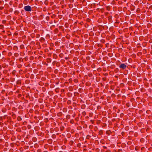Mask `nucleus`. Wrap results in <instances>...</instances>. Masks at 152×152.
<instances>
[{
    "label": "nucleus",
    "instance_id": "obj_1",
    "mask_svg": "<svg viewBox=\"0 0 152 152\" xmlns=\"http://www.w3.org/2000/svg\"><path fill=\"white\" fill-rule=\"evenodd\" d=\"M46 111L45 110H40L39 111V114L40 115H46Z\"/></svg>",
    "mask_w": 152,
    "mask_h": 152
},
{
    "label": "nucleus",
    "instance_id": "obj_2",
    "mask_svg": "<svg viewBox=\"0 0 152 152\" xmlns=\"http://www.w3.org/2000/svg\"><path fill=\"white\" fill-rule=\"evenodd\" d=\"M44 26L43 25H41L40 24V26L39 25V27H40V29L39 30V33L41 34V35H42V34L44 33V30L43 29H44V28L43 27Z\"/></svg>",
    "mask_w": 152,
    "mask_h": 152
},
{
    "label": "nucleus",
    "instance_id": "obj_3",
    "mask_svg": "<svg viewBox=\"0 0 152 152\" xmlns=\"http://www.w3.org/2000/svg\"><path fill=\"white\" fill-rule=\"evenodd\" d=\"M24 9L26 11L30 12L31 11V7L29 5L25 6Z\"/></svg>",
    "mask_w": 152,
    "mask_h": 152
},
{
    "label": "nucleus",
    "instance_id": "obj_4",
    "mask_svg": "<svg viewBox=\"0 0 152 152\" xmlns=\"http://www.w3.org/2000/svg\"><path fill=\"white\" fill-rule=\"evenodd\" d=\"M119 67L123 69H125L126 67V65L124 64H121L119 66Z\"/></svg>",
    "mask_w": 152,
    "mask_h": 152
},
{
    "label": "nucleus",
    "instance_id": "obj_5",
    "mask_svg": "<svg viewBox=\"0 0 152 152\" xmlns=\"http://www.w3.org/2000/svg\"><path fill=\"white\" fill-rule=\"evenodd\" d=\"M39 18H40V20H42L43 18L44 15L43 13H39Z\"/></svg>",
    "mask_w": 152,
    "mask_h": 152
},
{
    "label": "nucleus",
    "instance_id": "obj_6",
    "mask_svg": "<svg viewBox=\"0 0 152 152\" xmlns=\"http://www.w3.org/2000/svg\"><path fill=\"white\" fill-rule=\"evenodd\" d=\"M44 55H43L42 56H39V60H40L42 62H43V61L44 60Z\"/></svg>",
    "mask_w": 152,
    "mask_h": 152
},
{
    "label": "nucleus",
    "instance_id": "obj_7",
    "mask_svg": "<svg viewBox=\"0 0 152 152\" xmlns=\"http://www.w3.org/2000/svg\"><path fill=\"white\" fill-rule=\"evenodd\" d=\"M39 135L41 137H43L44 136V134L41 130H39Z\"/></svg>",
    "mask_w": 152,
    "mask_h": 152
},
{
    "label": "nucleus",
    "instance_id": "obj_8",
    "mask_svg": "<svg viewBox=\"0 0 152 152\" xmlns=\"http://www.w3.org/2000/svg\"><path fill=\"white\" fill-rule=\"evenodd\" d=\"M45 139H41L39 141V144L40 145H42L43 143V140Z\"/></svg>",
    "mask_w": 152,
    "mask_h": 152
},
{
    "label": "nucleus",
    "instance_id": "obj_9",
    "mask_svg": "<svg viewBox=\"0 0 152 152\" xmlns=\"http://www.w3.org/2000/svg\"><path fill=\"white\" fill-rule=\"evenodd\" d=\"M39 41L41 42H43L45 41V39L44 38L41 37Z\"/></svg>",
    "mask_w": 152,
    "mask_h": 152
},
{
    "label": "nucleus",
    "instance_id": "obj_10",
    "mask_svg": "<svg viewBox=\"0 0 152 152\" xmlns=\"http://www.w3.org/2000/svg\"><path fill=\"white\" fill-rule=\"evenodd\" d=\"M53 58L55 59H56L58 58V56H57V55L55 53H54L53 54Z\"/></svg>",
    "mask_w": 152,
    "mask_h": 152
},
{
    "label": "nucleus",
    "instance_id": "obj_11",
    "mask_svg": "<svg viewBox=\"0 0 152 152\" xmlns=\"http://www.w3.org/2000/svg\"><path fill=\"white\" fill-rule=\"evenodd\" d=\"M112 16L111 15L108 18V20H109V22H112Z\"/></svg>",
    "mask_w": 152,
    "mask_h": 152
},
{
    "label": "nucleus",
    "instance_id": "obj_12",
    "mask_svg": "<svg viewBox=\"0 0 152 152\" xmlns=\"http://www.w3.org/2000/svg\"><path fill=\"white\" fill-rule=\"evenodd\" d=\"M43 101V99L42 98H40L39 99V102L40 103L42 102Z\"/></svg>",
    "mask_w": 152,
    "mask_h": 152
},
{
    "label": "nucleus",
    "instance_id": "obj_13",
    "mask_svg": "<svg viewBox=\"0 0 152 152\" xmlns=\"http://www.w3.org/2000/svg\"><path fill=\"white\" fill-rule=\"evenodd\" d=\"M59 56L60 58H62L64 56V54L62 53H61L59 54Z\"/></svg>",
    "mask_w": 152,
    "mask_h": 152
},
{
    "label": "nucleus",
    "instance_id": "obj_14",
    "mask_svg": "<svg viewBox=\"0 0 152 152\" xmlns=\"http://www.w3.org/2000/svg\"><path fill=\"white\" fill-rule=\"evenodd\" d=\"M39 75L41 76L42 75H43V72L42 71H40L39 72Z\"/></svg>",
    "mask_w": 152,
    "mask_h": 152
},
{
    "label": "nucleus",
    "instance_id": "obj_15",
    "mask_svg": "<svg viewBox=\"0 0 152 152\" xmlns=\"http://www.w3.org/2000/svg\"><path fill=\"white\" fill-rule=\"evenodd\" d=\"M103 131L102 130H100L99 132V134H100V135H102L103 134Z\"/></svg>",
    "mask_w": 152,
    "mask_h": 152
},
{
    "label": "nucleus",
    "instance_id": "obj_16",
    "mask_svg": "<svg viewBox=\"0 0 152 152\" xmlns=\"http://www.w3.org/2000/svg\"><path fill=\"white\" fill-rule=\"evenodd\" d=\"M55 45L56 46H58L59 45V42H56L55 43Z\"/></svg>",
    "mask_w": 152,
    "mask_h": 152
},
{
    "label": "nucleus",
    "instance_id": "obj_17",
    "mask_svg": "<svg viewBox=\"0 0 152 152\" xmlns=\"http://www.w3.org/2000/svg\"><path fill=\"white\" fill-rule=\"evenodd\" d=\"M73 141L72 140H71L70 141L69 144L70 145H72L73 143Z\"/></svg>",
    "mask_w": 152,
    "mask_h": 152
},
{
    "label": "nucleus",
    "instance_id": "obj_18",
    "mask_svg": "<svg viewBox=\"0 0 152 152\" xmlns=\"http://www.w3.org/2000/svg\"><path fill=\"white\" fill-rule=\"evenodd\" d=\"M39 63V68H40L41 67V64H43L42 62H41L40 63Z\"/></svg>",
    "mask_w": 152,
    "mask_h": 152
},
{
    "label": "nucleus",
    "instance_id": "obj_19",
    "mask_svg": "<svg viewBox=\"0 0 152 152\" xmlns=\"http://www.w3.org/2000/svg\"><path fill=\"white\" fill-rule=\"evenodd\" d=\"M51 59L50 58H48L47 59V61L48 63L51 62Z\"/></svg>",
    "mask_w": 152,
    "mask_h": 152
},
{
    "label": "nucleus",
    "instance_id": "obj_20",
    "mask_svg": "<svg viewBox=\"0 0 152 152\" xmlns=\"http://www.w3.org/2000/svg\"><path fill=\"white\" fill-rule=\"evenodd\" d=\"M39 85L42 86L44 85V83L40 81L39 82Z\"/></svg>",
    "mask_w": 152,
    "mask_h": 152
},
{
    "label": "nucleus",
    "instance_id": "obj_21",
    "mask_svg": "<svg viewBox=\"0 0 152 152\" xmlns=\"http://www.w3.org/2000/svg\"><path fill=\"white\" fill-rule=\"evenodd\" d=\"M100 42L102 43H104L105 42V41L104 39H102L101 40Z\"/></svg>",
    "mask_w": 152,
    "mask_h": 152
},
{
    "label": "nucleus",
    "instance_id": "obj_22",
    "mask_svg": "<svg viewBox=\"0 0 152 152\" xmlns=\"http://www.w3.org/2000/svg\"><path fill=\"white\" fill-rule=\"evenodd\" d=\"M43 115H40L39 116V119L41 120H42L43 118Z\"/></svg>",
    "mask_w": 152,
    "mask_h": 152
},
{
    "label": "nucleus",
    "instance_id": "obj_23",
    "mask_svg": "<svg viewBox=\"0 0 152 152\" xmlns=\"http://www.w3.org/2000/svg\"><path fill=\"white\" fill-rule=\"evenodd\" d=\"M64 129V127L63 126H61L60 127V129L61 131H63Z\"/></svg>",
    "mask_w": 152,
    "mask_h": 152
},
{
    "label": "nucleus",
    "instance_id": "obj_24",
    "mask_svg": "<svg viewBox=\"0 0 152 152\" xmlns=\"http://www.w3.org/2000/svg\"><path fill=\"white\" fill-rule=\"evenodd\" d=\"M14 13L15 14L18 15L19 13V12L18 11L16 10L15 11Z\"/></svg>",
    "mask_w": 152,
    "mask_h": 152
},
{
    "label": "nucleus",
    "instance_id": "obj_25",
    "mask_svg": "<svg viewBox=\"0 0 152 152\" xmlns=\"http://www.w3.org/2000/svg\"><path fill=\"white\" fill-rule=\"evenodd\" d=\"M67 75L66 73H64L63 74V77H67Z\"/></svg>",
    "mask_w": 152,
    "mask_h": 152
},
{
    "label": "nucleus",
    "instance_id": "obj_26",
    "mask_svg": "<svg viewBox=\"0 0 152 152\" xmlns=\"http://www.w3.org/2000/svg\"><path fill=\"white\" fill-rule=\"evenodd\" d=\"M39 96L41 97L42 98L44 96V95L43 93H41L40 94Z\"/></svg>",
    "mask_w": 152,
    "mask_h": 152
},
{
    "label": "nucleus",
    "instance_id": "obj_27",
    "mask_svg": "<svg viewBox=\"0 0 152 152\" xmlns=\"http://www.w3.org/2000/svg\"><path fill=\"white\" fill-rule=\"evenodd\" d=\"M42 1H44V0H40L39 2V4L40 5H42Z\"/></svg>",
    "mask_w": 152,
    "mask_h": 152
},
{
    "label": "nucleus",
    "instance_id": "obj_28",
    "mask_svg": "<svg viewBox=\"0 0 152 152\" xmlns=\"http://www.w3.org/2000/svg\"><path fill=\"white\" fill-rule=\"evenodd\" d=\"M44 107V105L43 104H41L40 106V109H42Z\"/></svg>",
    "mask_w": 152,
    "mask_h": 152
},
{
    "label": "nucleus",
    "instance_id": "obj_29",
    "mask_svg": "<svg viewBox=\"0 0 152 152\" xmlns=\"http://www.w3.org/2000/svg\"><path fill=\"white\" fill-rule=\"evenodd\" d=\"M62 115V113L61 112H60L57 114V115L59 116H61Z\"/></svg>",
    "mask_w": 152,
    "mask_h": 152
},
{
    "label": "nucleus",
    "instance_id": "obj_30",
    "mask_svg": "<svg viewBox=\"0 0 152 152\" xmlns=\"http://www.w3.org/2000/svg\"><path fill=\"white\" fill-rule=\"evenodd\" d=\"M56 63H57L56 61H53L52 63V64H53V65L54 66L55 65V64H56Z\"/></svg>",
    "mask_w": 152,
    "mask_h": 152
},
{
    "label": "nucleus",
    "instance_id": "obj_31",
    "mask_svg": "<svg viewBox=\"0 0 152 152\" xmlns=\"http://www.w3.org/2000/svg\"><path fill=\"white\" fill-rule=\"evenodd\" d=\"M91 137V136L89 135H88L86 136V138L89 139Z\"/></svg>",
    "mask_w": 152,
    "mask_h": 152
},
{
    "label": "nucleus",
    "instance_id": "obj_32",
    "mask_svg": "<svg viewBox=\"0 0 152 152\" xmlns=\"http://www.w3.org/2000/svg\"><path fill=\"white\" fill-rule=\"evenodd\" d=\"M82 114L83 115L85 116L86 115V113L85 111H83L82 113Z\"/></svg>",
    "mask_w": 152,
    "mask_h": 152
},
{
    "label": "nucleus",
    "instance_id": "obj_33",
    "mask_svg": "<svg viewBox=\"0 0 152 152\" xmlns=\"http://www.w3.org/2000/svg\"><path fill=\"white\" fill-rule=\"evenodd\" d=\"M74 82L75 83H77L78 82V80L77 79H75L74 80Z\"/></svg>",
    "mask_w": 152,
    "mask_h": 152
},
{
    "label": "nucleus",
    "instance_id": "obj_34",
    "mask_svg": "<svg viewBox=\"0 0 152 152\" xmlns=\"http://www.w3.org/2000/svg\"><path fill=\"white\" fill-rule=\"evenodd\" d=\"M60 65V63L58 62H57L56 64V66H59Z\"/></svg>",
    "mask_w": 152,
    "mask_h": 152
},
{
    "label": "nucleus",
    "instance_id": "obj_35",
    "mask_svg": "<svg viewBox=\"0 0 152 152\" xmlns=\"http://www.w3.org/2000/svg\"><path fill=\"white\" fill-rule=\"evenodd\" d=\"M98 129V128L97 126H95L94 128V130L95 131H96Z\"/></svg>",
    "mask_w": 152,
    "mask_h": 152
},
{
    "label": "nucleus",
    "instance_id": "obj_36",
    "mask_svg": "<svg viewBox=\"0 0 152 152\" xmlns=\"http://www.w3.org/2000/svg\"><path fill=\"white\" fill-rule=\"evenodd\" d=\"M16 71L15 70H14L12 72V74L14 75H15Z\"/></svg>",
    "mask_w": 152,
    "mask_h": 152
},
{
    "label": "nucleus",
    "instance_id": "obj_37",
    "mask_svg": "<svg viewBox=\"0 0 152 152\" xmlns=\"http://www.w3.org/2000/svg\"><path fill=\"white\" fill-rule=\"evenodd\" d=\"M4 28V26L2 25H0V29H2Z\"/></svg>",
    "mask_w": 152,
    "mask_h": 152
},
{
    "label": "nucleus",
    "instance_id": "obj_38",
    "mask_svg": "<svg viewBox=\"0 0 152 152\" xmlns=\"http://www.w3.org/2000/svg\"><path fill=\"white\" fill-rule=\"evenodd\" d=\"M58 72V69H55L54 71V72L56 74H57Z\"/></svg>",
    "mask_w": 152,
    "mask_h": 152
},
{
    "label": "nucleus",
    "instance_id": "obj_39",
    "mask_svg": "<svg viewBox=\"0 0 152 152\" xmlns=\"http://www.w3.org/2000/svg\"><path fill=\"white\" fill-rule=\"evenodd\" d=\"M45 78L44 77H42L41 78V80L43 81L45 80Z\"/></svg>",
    "mask_w": 152,
    "mask_h": 152
},
{
    "label": "nucleus",
    "instance_id": "obj_40",
    "mask_svg": "<svg viewBox=\"0 0 152 152\" xmlns=\"http://www.w3.org/2000/svg\"><path fill=\"white\" fill-rule=\"evenodd\" d=\"M93 113H89V116L90 117H92V116L93 115Z\"/></svg>",
    "mask_w": 152,
    "mask_h": 152
},
{
    "label": "nucleus",
    "instance_id": "obj_41",
    "mask_svg": "<svg viewBox=\"0 0 152 152\" xmlns=\"http://www.w3.org/2000/svg\"><path fill=\"white\" fill-rule=\"evenodd\" d=\"M18 48V47L17 46H15L14 47V48H13V49L15 50H16V49H17Z\"/></svg>",
    "mask_w": 152,
    "mask_h": 152
},
{
    "label": "nucleus",
    "instance_id": "obj_42",
    "mask_svg": "<svg viewBox=\"0 0 152 152\" xmlns=\"http://www.w3.org/2000/svg\"><path fill=\"white\" fill-rule=\"evenodd\" d=\"M43 52L42 51H40L39 54H40V55H41V56H42L43 55H44L43 54Z\"/></svg>",
    "mask_w": 152,
    "mask_h": 152
},
{
    "label": "nucleus",
    "instance_id": "obj_43",
    "mask_svg": "<svg viewBox=\"0 0 152 152\" xmlns=\"http://www.w3.org/2000/svg\"><path fill=\"white\" fill-rule=\"evenodd\" d=\"M6 21L5 20H3L2 21V23L3 24H4L6 23Z\"/></svg>",
    "mask_w": 152,
    "mask_h": 152
},
{
    "label": "nucleus",
    "instance_id": "obj_44",
    "mask_svg": "<svg viewBox=\"0 0 152 152\" xmlns=\"http://www.w3.org/2000/svg\"><path fill=\"white\" fill-rule=\"evenodd\" d=\"M40 125L41 126H43L44 125V123L43 122H41L40 123Z\"/></svg>",
    "mask_w": 152,
    "mask_h": 152
},
{
    "label": "nucleus",
    "instance_id": "obj_45",
    "mask_svg": "<svg viewBox=\"0 0 152 152\" xmlns=\"http://www.w3.org/2000/svg\"><path fill=\"white\" fill-rule=\"evenodd\" d=\"M90 121L91 122L92 124H93L94 123V120H90Z\"/></svg>",
    "mask_w": 152,
    "mask_h": 152
},
{
    "label": "nucleus",
    "instance_id": "obj_46",
    "mask_svg": "<svg viewBox=\"0 0 152 152\" xmlns=\"http://www.w3.org/2000/svg\"><path fill=\"white\" fill-rule=\"evenodd\" d=\"M109 45V43H107L106 44V47L107 48L108 47V46Z\"/></svg>",
    "mask_w": 152,
    "mask_h": 152
},
{
    "label": "nucleus",
    "instance_id": "obj_47",
    "mask_svg": "<svg viewBox=\"0 0 152 152\" xmlns=\"http://www.w3.org/2000/svg\"><path fill=\"white\" fill-rule=\"evenodd\" d=\"M45 128H44V127L41 128V130L42 131H43V130H44Z\"/></svg>",
    "mask_w": 152,
    "mask_h": 152
},
{
    "label": "nucleus",
    "instance_id": "obj_48",
    "mask_svg": "<svg viewBox=\"0 0 152 152\" xmlns=\"http://www.w3.org/2000/svg\"><path fill=\"white\" fill-rule=\"evenodd\" d=\"M71 132L72 133H73L74 132V130H72Z\"/></svg>",
    "mask_w": 152,
    "mask_h": 152
},
{
    "label": "nucleus",
    "instance_id": "obj_49",
    "mask_svg": "<svg viewBox=\"0 0 152 152\" xmlns=\"http://www.w3.org/2000/svg\"><path fill=\"white\" fill-rule=\"evenodd\" d=\"M72 87H70L69 88V89L70 90V91H72Z\"/></svg>",
    "mask_w": 152,
    "mask_h": 152
},
{
    "label": "nucleus",
    "instance_id": "obj_50",
    "mask_svg": "<svg viewBox=\"0 0 152 152\" xmlns=\"http://www.w3.org/2000/svg\"><path fill=\"white\" fill-rule=\"evenodd\" d=\"M103 148L104 149H107V148L106 146H103Z\"/></svg>",
    "mask_w": 152,
    "mask_h": 152
},
{
    "label": "nucleus",
    "instance_id": "obj_51",
    "mask_svg": "<svg viewBox=\"0 0 152 152\" xmlns=\"http://www.w3.org/2000/svg\"><path fill=\"white\" fill-rule=\"evenodd\" d=\"M101 142L103 144H104V142L103 140H101Z\"/></svg>",
    "mask_w": 152,
    "mask_h": 152
},
{
    "label": "nucleus",
    "instance_id": "obj_52",
    "mask_svg": "<svg viewBox=\"0 0 152 152\" xmlns=\"http://www.w3.org/2000/svg\"><path fill=\"white\" fill-rule=\"evenodd\" d=\"M42 90L43 91H45V88L43 87H42Z\"/></svg>",
    "mask_w": 152,
    "mask_h": 152
},
{
    "label": "nucleus",
    "instance_id": "obj_53",
    "mask_svg": "<svg viewBox=\"0 0 152 152\" xmlns=\"http://www.w3.org/2000/svg\"><path fill=\"white\" fill-rule=\"evenodd\" d=\"M3 8H4V7H0V9L1 10H2Z\"/></svg>",
    "mask_w": 152,
    "mask_h": 152
},
{
    "label": "nucleus",
    "instance_id": "obj_54",
    "mask_svg": "<svg viewBox=\"0 0 152 152\" xmlns=\"http://www.w3.org/2000/svg\"><path fill=\"white\" fill-rule=\"evenodd\" d=\"M106 152H111V151L110 150L108 149L106 151Z\"/></svg>",
    "mask_w": 152,
    "mask_h": 152
},
{
    "label": "nucleus",
    "instance_id": "obj_55",
    "mask_svg": "<svg viewBox=\"0 0 152 152\" xmlns=\"http://www.w3.org/2000/svg\"><path fill=\"white\" fill-rule=\"evenodd\" d=\"M42 150L41 149H39V152H41L42 151Z\"/></svg>",
    "mask_w": 152,
    "mask_h": 152
},
{
    "label": "nucleus",
    "instance_id": "obj_56",
    "mask_svg": "<svg viewBox=\"0 0 152 152\" xmlns=\"http://www.w3.org/2000/svg\"><path fill=\"white\" fill-rule=\"evenodd\" d=\"M20 81H18L17 82V84H19V83H20Z\"/></svg>",
    "mask_w": 152,
    "mask_h": 152
},
{
    "label": "nucleus",
    "instance_id": "obj_57",
    "mask_svg": "<svg viewBox=\"0 0 152 152\" xmlns=\"http://www.w3.org/2000/svg\"><path fill=\"white\" fill-rule=\"evenodd\" d=\"M69 58L68 57H66L65 58V59H66V60H67Z\"/></svg>",
    "mask_w": 152,
    "mask_h": 152
},
{
    "label": "nucleus",
    "instance_id": "obj_58",
    "mask_svg": "<svg viewBox=\"0 0 152 152\" xmlns=\"http://www.w3.org/2000/svg\"><path fill=\"white\" fill-rule=\"evenodd\" d=\"M143 51H144V52H145V53H146V50L145 49H143Z\"/></svg>",
    "mask_w": 152,
    "mask_h": 152
},
{
    "label": "nucleus",
    "instance_id": "obj_59",
    "mask_svg": "<svg viewBox=\"0 0 152 152\" xmlns=\"http://www.w3.org/2000/svg\"><path fill=\"white\" fill-rule=\"evenodd\" d=\"M41 23L42 24H43L45 23V22L43 20L41 21Z\"/></svg>",
    "mask_w": 152,
    "mask_h": 152
},
{
    "label": "nucleus",
    "instance_id": "obj_60",
    "mask_svg": "<svg viewBox=\"0 0 152 152\" xmlns=\"http://www.w3.org/2000/svg\"><path fill=\"white\" fill-rule=\"evenodd\" d=\"M43 45L44 47H45L46 45V44H43Z\"/></svg>",
    "mask_w": 152,
    "mask_h": 152
},
{
    "label": "nucleus",
    "instance_id": "obj_61",
    "mask_svg": "<svg viewBox=\"0 0 152 152\" xmlns=\"http://www.w3.org/2000/svg\"><path fill=\"white\" fill-rule=\"evenodd\" d=\"M49 36H49V34H47V36H46V37H49Z\"/></svg>",
    "mask_w": 152,
    "mask_h": 152
},
{
    "label": "nucleus",
    "instance_id": "obj_62",
    "mask_svg": "<svg viewBox=\"0 0 152 152\" xmlns=\"http://www.w3.org/2000/svg\"><path fill=\"white\" fill-rule=\"evenodd\" d=\"M64 61V60H61V63H62V61Z\"/></svg>",
    "mask_w": 152,
    "mask_h": 152
},
{
    "label": "nucleus",
    "instance_id": "obj_63",
    "mask_svg": "<svg viewBox=\"0 0 152 152\" xmlns=\"http://www.w3.org/2000/svg\"><path fill=\"white\" fill-rule=\"evenodd\" d=\"M39 48H41V47L40 46V45H39V48H38L39 49Z\"/></svg>",
    "mask_w": 152,
    "mask_h": 152
},
{
    "label": "nucleus",
    "instance_id": "obj_64",
    "mask_svg": "<svg viewBox=\"0 0 152 152\" xmlns=\"http://www.w3.org/2000/svg\"><path fill=\"white\" fill-rule=\"evenodd\" d=\"M9 54L10 55H11L12 54V53H9Z\"/></svg>",
    "mask_w": 152,
    "mask_h": 152
}]
</instances>
